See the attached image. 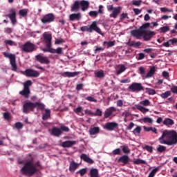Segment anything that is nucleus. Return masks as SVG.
Here are the masks:
<instances>
[{"mask_svg":"<svg viewBox=\"0 0 177 177\" xmlns=\"http://www.w3.org/2000/svg\"><path fill=\"white\" fill-rule=\"evenodd\" d=\"M86 100H88V102H94L95 103H97V100L95 99L92 96H88L85 98Z\"/></svg>","mask_w":177,"mask_h":177,"instance_id":"nucleus-54","label":"nucleus"},{"mask_svg":"<svg viewBox=\"0 0 177 177\" xmlns=\"http://www.w3.org/2000/svg\"><path fill=\"white\" fill-rule=\"evenodd\" d=\"M165 150H167V148L162 145H158V147L157 148V151L159 153H163V151H165Z\"/></svg>","mask_w":177,"mask_h":177,"instance_id":"nucleus-50","label":"nucleus"},{"mask_svg":"<svg viewBox=\"0 0 177 177\" xmlns=\"http://www.w3.org/2000/svg\"><path fill=\"white\" fill-rule=\"evenodd\" d=\"M21 128H23V124H21L20 122H17L15 123V126H13V129L20 130Z\"/></svg>","mask_w":177,"mask_h":177,"instance_id":"nucleus-43","label":"nucleus"},{"mask_svg":"<svg viewBox=\"0 0 177 177\" xmlns=\"http://www.w3.org/2000/svg\"><path fill=\"white\" fill-rule=\"evenodd\" d=\"M8 17L10 19L12 24H16V12L15 10H11V13L8 15Z\"/></svg>","mask_w":177,"mask_h":177,"instance_id":"nucleus-29","label":"nucleus"},{"mask_svg":"<svg viewBox=\"0 0 177 177\" xmlns=\"http://www.w3.org/2000/svg\"><path fill=\"white\" fill-rule=\"evenodd\" d=\"M103 45H107L108 48H111L115 45V41H104Z\"/></svg>","mask_w":177,"mask_h":177,"instance_id":"nucleus-45","label":"nucleus"},{"mask_svg":"<svg viewBox=\"0 0 177 177\" xmlns=\"http://www.w3.org/2000/svg\"><path fill=\"white\" fill-rule=\"evenodd\" d=\"M93 31H95L98 34H102V30L100 28L97 27L96 21L93 22L90 26V32H93Z\"/></svg>","mask_w":177,"mask_h":177,"instance_id":"nucleus-17","label":"nucleus"},{"mask_svg":"<svg viewBox=\"0 0 177 177\" xmlns=\"http://www.w3.org/2000/svg\"><path fill=\"white\" fill-rule=\"evenodd\" d=\"M133 135L138 136L142 132V127L140 126H138L136 129L133 130Z\"/></svg>","mask_w":177,"mask_h":177,"instance_id":"nucleus-37","label":"nucleus"},{"mask_svg":"<svg viewBox=\"0 0 177 177\" xmlns=\"http://www.w3.org/2000/svg\"><path fill=\"white\" fill-rule=\"evenodd\" d=\"M80 74V72H65L64 73V75H66V77H77V75H78Z\"/></svg>","mask_w":177,"mask_h":177,"instance_id":"nucleus-33","label":"nucleus"},{"mask_svg":"<svg viewBox=\"0 0 177 177\" xmlns=\"http://www.w3.org/2000/svg\"><path fill=\"white\" fill-rule=\"evenodd\" d=\"M121 149L125 154H129L131 153V149L127 145H122L121 146Z\"/></svg>","mask_w":177,"mask_h":177,"instance_id":"nucleus-34","label":"nucleus"},{"mask_svg":"<svg viewBox=\"0 0 177 177\" xmlns=\"http://www.w3.org/2000/svg\"><path fill=\"white\" fill-rule=\"evenodd\" d=\"M78 167H80V165L78 163L75 162V161L71 162L70 166H69L70 172H75V169H77Z\"/></svg>","mask_w":177,"mask_h":177,"instance_id":"nucleus-23","label":"nucleus"},{"mask_svg":"<svg viewBox=\"0 0 177 177\" xmlns=\"http://www.w3.org/2000/svg\"><path fill=\"white\" fill-rule=\"evenodd\" d=\"M47 48H41L43 52H49L50 53H57V55H62L63 53V48L61 47L57 48V49L53 48L52 46H46Z\"/></svg>","mask_w":177,"mask_h":177,"instance_id":"nucleus-7","label":"nucleus"},{"mask_svg":"<svg viewBox=\"0 0 177 177\" xmlns=\"http://www.w3.org/2000/svg\"><path fill=\"white\" fill-rule=\"evenodd\" d=\"M140 104H141L142 106H150V101L149 100H145L141 101L140 102Z\"/></svg>","mask_w":177,"mask_h":177,"instance_id":"nucleus-53","label":"nucleus"},{"mask_svg":"<svg viewBox=\"0 0 177 177\" xmlns=\"http://www.w3.org/2000/svg\"><path fill=\"white\" fill-rule=\"evenodd\" d=\"M91 177H100L99 176V171L97 169H91L90 171Z\"/></svg>","mask_w":177,"mask_h":177,"instance_id":"nucleus-32","label":"nucleus"},{"mask_svg":"<svg viewBox=\"0 0 177 177\" xmlns=\"http://www.w3.org/2000/svg\"><path fill=\"white\" fill-rule=\"evenodd\" d=\"M99 12L96 11H90L88 15L91 16V17H97V15Z\"/></svg>","mask_w":177,"mask_h":177,"instance_id":"nucleus-57","label":"nucleus"},{"mask_svg":"<svg viewBox=\"0 0 177 177\" xmlns=\"http://www.w3.org/2000/svg\"><path fill=\"white\" fill-rule=\"evenodd\" d=\"M6 45H10V46H17V44L12 40H6Z\"/></svg>","mask_w":177,"mask_h":177,"instance_id":"nucleus-46","label":"nucleus"},{"mask_svg":"<svg viewBox=\"0 0 177 177\" xmlns=\"http://www.w3.org/2000/svg\"><path fill=\"white\" fill-rule=\"evenodd\" d=\"M80 5L82 8V12H85V10H87L89 8V1L85 0L81 1H80Z\"/></svg>","mask_w":177,"mask_h":177,"instance_id":"nucleus-22","label":"nucleus"},{"mask_svg":"<svg viewBox=\"0 0 177 177\" xmlns=\"http://www.w3.org/2000/svg\"><path fill=\"white\" fill-rule=\"evenodd\" d=\"M45 113L42 115V120L46 121L48 118H50V109H44Z\"/></svg>","mask_w":177,"mask_h":177,"instance_id":"nucleus-30","label":"nucleus"},{"mask_svg":"<svg viewBox=\"0 0 177 177\" xmlns=\"http://www.w3.org/2000/svg\"><path fill=\"white\" fill-rule=\"evenodd\" d=\"M35 49H37L35 48V45H34L33 44L30 43V42H27L26 44H25L23 46L24 52H26L28 53H30L31 52H34V50H35Z\"/></svg>","mask_w":177,"mask_h":177,"instance_id":"nucleus-11","label":"nucleus"},{"mask_svg":"<svg viewBox=\"0 0 177 177\" xmlns=\"http://www.w3.org/2000/svg\"><path fill=\"white\" fill-rule=\"evenodd\" d=\"M88 132L91 136H93V135H97V133H99V132H100V127H92L89 129Z\"/></svg>","mask_w":177,"mask_h":177,"instance_id":"nucleus-27","label":"nucleus"},{"mask_svg":"<svg viewBox=\"0 0 177 177\" xmlns=\"http://www.w3.org/2000/svg\"><path fill=\"white\" fill-rule=\"evenodd\" d=\"M24 74L26 77H32L33 78H38V77H39V73L38 71H35L32 69H26L25 72H24Z\"/></svg>","mask_w":177,"mask_h":177,"instance_id":"nucleus-8","label":"nucleus"},{"mask_svg":"<svg viewBox=\"0 0 177 177\" xmlns=\"http://www.w3.org/2000/svg\"><path fill=\"white\" fill-rule=\"evenodd\" d=\"M127 70V68L125 67V65H121L120 68L118 71H117V75H120V74H122V73H124Z\"/></svg>","mask_w":177,"mask_h":177,"instance_id":"nucleus-39","label":"nucleus"},{"mask_svg":"<svg viewBox=\"0 0 177 177\" xmlns=\"http://www.w3.org/2000/svg\"><path fill=\"white\" fill-rule=\"evenodd\" d=\"M174 124H175V122L171 118H165L163 121V124L166 125V127H172Z\"/></svg>","mask_w":177,"mask_h":177,"instance_id":"nucleus-28","label":"nucleus"},{"mask_svg":"<svg viewBox=\"0 0 177 177\" xmlns=\"http://www.w3.org/2000/svg\"><path fill=\"white\" fill-rule=\"evenodd\" d=\"M81 31L83 32H85L86 31L87 32H91V28L89 26H85L80 28Z\"/></svg>","mask_w":177,"mask_h":177,"instance_id":"nucleus-44","label":"nucleus"},{"mask_svg":"<svg viewBox=\"0 0 177 177\" xmlns=\"http://www.w3.org/2000/svg\"><path fill=\"white\" fill-rule=\"evenodd\" d=\"M171 96V91H167L162 94H160V97L162 99H167V97Z\"/></svg>","mask_w":177,"mask_h":177,"instance_id":"nucleus-40","label":"nucleus"},{"mask_svg":"<svg viewBox=\"0 0 177 177\" xmlns=\"http://www.w3.org/2000/svg\"><path fill=\"white\" fill-rule=\"evenodd\" d=\"M149 27H150V23H145L139 29L131 30V34L136 39H140L143 37V34H145V30H147Z\"/></svg>","mask_w":177,"mask_h":177,"instance_id":"nucleus-2","label":"nucleus"},{"mask_svg":"<svg viewBox=\"0 0 177 177\" xmlns=\"http://www.w3.org/2000/svg\"><path fill=\"white\" fill-rule=\"evenodd\" d=\"M37 171V167L34 166V163H32L31 161L26 162L23 167L24 175H28V176H32V175H34Z\"/></svg>","mask_w":177,"mask_h":177,"instance_id":"nucleus-3","label":"nucleus"},{"mask_svg":"<svg viewBox=\"0 0 177 177\" xmlns=\"http://www.w3.org/2000/svg\"><path fill=\"white\" fill-rule=\"evenodd\" d=\"M144 149L147 150V151H149V153H153V147L146 145Z\"/></svg>","mask_w":177,"mask_h":177,"instance_id":"nucleus-59","label":"nucleus"},{"mask_svg":"<svg viewBox=\"0 0 177 177\" xmlns=\"http://www.w3.org/2000/svg\"><path fill=\"white\" fill-rule=\"evenodd\" d=\"M95 77H97V78H104V73H103L102 71L95 72Z\"/></svg>","mask_w":177,"mask_h":177,"instance_id":"nucleus-42","label":"nucleus"},{"mask_svg":"<svg viewBox=\"0 0 177 177\" xmlns=\"http://www.w3.org/2000/svg\"><path fill=\"white\" fill-rule=\"evenodd\" d=\"M115 111H117V109L114 106H111V107L108 108L105 111L104 118H109V117H110V115H111L113 114V113H114Z\"/></svg>","mask_w":177,"mask_h":177,"instance_id":"nucleus-19","label":"nucleus"},{"mask_svg":"<svg viewBox=\"0 0 177 177\" xmlns=\"http://www.w3.org/2000/svg\"><path fill=\"white\" fill-rule=\"evenodd\" d=\"M88 171V168H83V169H81L80 170L77 171L76 172V174L78 175H80V176H84V175H85L86 174Z\"/></svg>","mask_w":177,"mask_h":177,"instance_id":"nucleus-36","label":"nucleus"},{"mask_svg":"<svg viewBox=\"0 0 177 177\" xmlns=\"http://www.w3.org/2000/svg\"><path fill=\"white\" fill-rule=\"evenodd\" d=\"M145 33H143L144 41H150V39L156 35V32L153 31L147 32V30H145Z\"/></svg>","mask_w":177,"mask_h":177,"instance_id":"nucleus-14","label":"nucleus"},{"mask_svg":"<svg viewBox=\"0 0 177 177\" xmlns=\"http://www.w3.org/2000/svg\"><path fill=\"white\" fill-rule=\"evenodd\" d=\"M161 32H167L169 31V26H163L160 28Z\"/></svg>","mask_w":177,"mask_h":177,"instance_id":"nucleus-58","label":"nucleus"},{"mask_svg":"<svg viewBox=\"0 0 177 177\" xmlns=\"http://www.w3.org/2000/svg\"><path fill=\"white\" fill-rule=\"evenodd\" d=\"M159 142L161 145H167V146H175L177 145V132L174 130H165L159 138Z\"/></svg>","mask_w":177,"mask_h":177,"instance_id":"nucleus-1","label":"nucleus"},{"mask_svg":"<svg viewBox=\"0 0 177 177\" xmlns=\"http://www.w3.org/2000/svg\"><path fill=\"white\" fill-rule=\"evenodd\" d=\"M121 12V7H116L112 10V13L110 14V17H113V19H117V16L120 15Z\"/></svg>","mask_w":177,"mask_h":177,"instance_id":"nucleus-20","label":"nucleus"},{"mask_svg":"<svg viewBox=\"0 0 177 177\" xmlns=\"http://www.w3.org/2000/svg\"><path fill=\"white\" fill-rule=\"evenodd\" d=\"M76 144H77V141L68 140V141H65V142H62L61 146L62 147H64V148H66V147H73V146H74Z\"/></svg>","mask_w":177,"mask_h":177,"instance_id":"nucleus-21","label":"nucleus"},{"mask_svg":"<svg viewBox=\"0 0 177 177\" xmlns=\"http://www.w3.org/2000/svg\"><path fill=\"white\" fill-rule=\"evenodd\" d=\"M156 73V66H152L149 71L147 73V75L145 76V78H151L152 75H154Z\"/></svg>","mask_w":177,"mask_h":177,"instance_id":"nucleus-31","label":"nucleus"},{"mask_svg":"<svg viewBox=\"0 0 177 177\" xmlns=\"http://www.w3.org/2000/svg\"><path fill=\"white\" fill-rule=\"evenodd\" d=\"M80 1H75L73 5L71 6V12H78L80 10Z\"/></svg>","mask_w":177,"mask_h":177,"instance_id":"nucleus-26","label":"nucleus"},{"mask_svg":"<svg viewBox=\"0 0 177 177\" xmlns=\"http://www.w3.org/2000/svg\"><path fill=\"white\" fill-rule=\"evenodd\" d=\"M102 110L97 109L96 110L95 113H94L93 114V115H95V116H97V117H102Z\"/></svg>","mask_w":177,"mask_h":177,"instance_id":"nucleus-55","label":"nucleus"},{"mask_svg":"<svg viewBox=\"0 0 177 177\" xmlns=\"http://www.w3.org/2000/svg\"><path fill=\"white\" fill-rule=\"evenodd\" d=\"M50 135L59 138V136H62V129L59 127H54L50 131Z\"/></svg>","mask_w":177,"mask_h":177,"instance_id":"nucleus-15","label":"nucleus"},{"mask_svg":"<svg viewBox=\"0 0 177 177\" xmlns=\"http://www.w3.org/2000/svg\"><path fill=\"white\" fill-rule=\"evenodd\" d=\"M59 129H61L62 135L63 134V132H68L70 131V129L66 126H61Z\"/></svg>","mask_w":177,"mask_h":177,"instance_id":"nucleus-51","label":"nucleus"},{"mask_svg":"<svg viewBox=\"0 0 177 177\" xmlns=\"http://www.w3.org/2000/svg\"><path fill=\"white\" fill-rule=\"evenodd\" d=\"M46 46H52V35L51 34H44L43 35Z\"/></svg>","mask_w":177,"mask_h":177,"instance_id":"nucleus-16","label":"nucleus"},{"mask_svg":"<svg viewBox=\"0 0 177 177\" xmlns=\"http://www.w3.org/2000/svg\"><path fill=\"white\" fill-rule=\"evenodd\" d=\"M158 171V167H156L151 171L148 177H154L156 174H157Z\"/></svg>","mask_w":177,"mask_h":177,"instance_id":"nucleus-47","label":"nucleus"},{"mask_svg":"<svg viewBox=\"0 0 177 177\" xmlns=\"http://www.w3.org/2000/svg\"><path fill=\"white\" fill-rule=\"evenodd\" d=\"M80 159L84 161L85 162H87V164H93L95 161L92 160L86 153H82L80 156Z\"/></svg>","mask_w":177,"mask_h":177,"instance_id":"nucleus-18","label":"nucleus"},{"mask_svg":"<svg viewBox=\"0 0 177 177\" xmlns=\"http://www.w3.org/2000/svg\"><path fill=\"white\" fill-rule=\"evenodd\" d=\"M135 127V123L133 122H130V124H129V126L126 128L127 131H131V129H132V128H133Z\"/></svg>","mask_w":177,"mask_h":177,"instance_id":"nucleus-61","label":"nucleus"},{"mask_svg":"<svg viewBox=\"0 0 177 177\" xmlns=\"http://www.w3.org/2000/svg\"><path fill=\"white\" fill-rule=\"evenodd\" d=\"M160 12H162L163 13H165L166 12H173V10L172 9L169 10L167 8H160Z\"/></svg>","mask_w":177,"mask_h":177,"instance_id":"nucleus-60","label":"nucleus"},{"mask_svg":"<svg viewBox=\"0 0 177 177\" xmlns=\"http://www.w3.org/2000/svg\"><path fill=\"white\" fill-rule=\"evenodd\" d=\"M132 5H133L134 6H140V5H142V0H133Z\"/></svg>","mask_w":177,"mask_h":177,"instance_id":"nucleus-52","label":"nucleus"},{"mask_svg":"<svg viewBox=\"0 0 177 177\" xmlns=\"http://www.w3.org/2000/svg\"><path fill=\"white\" fill-rule=\"evenodd\" d=\"M129 89L131 92L138 93L144 91L145 87L142 85V83L133 82L129 86Z\"/></svg>","mask_w":177,"mask_h":177,"instance_id":"nucleus-6","label":"nucleus"},{"mask_svg":"<svg viewBox=\"0 0 177 177\" xmlns=\"http://www.w3.org/2000/svg\"><path fill=\"white\" fill-rule=\"evenodd\" d=\"M137 109L139 110L140 111H141V113H147L149 111V109H146L141 105H138Z\"/></svg>","mask_w":177,"mask_h":177,"instance_id":"nucleus-38","label":"nucleus"},{"mask_svg":"<svg viewBox=\"0 0 177 177\" xmlns=\"http://www.w3.org/2000/svg\"><path fill=\"white\" fill-rule=\"evenodd\" d=\"M53 21H55V15L53 13L47 14L41 19V23H44V24L52 23Z\"/></svg>","mask_w":177,"mask_h":177,"instance_id":"nucleus-9","label":"nucleus"},{"mask_svg":"<svg viewBox=\"0 0 177 177\" xmlns=\"http://www.w3.org/2000/svg\"><path fill=\"white\" fill-rule=\"evenodd\" d=\"M143 59H145V54H143V53H139L137 60H143Z\"/></svg>","mask_w":177,"mask_h":177,"instance_id":"nucleus-63","label":"nucleus"},{"mask_svg":"<svg viewBox=\"0 0 177 177\" xmlns=\"http://www.w3.org/2000/svg\"><path fill=\"white\" fill-rule=\"evenodd\" d=\"M4 57L10 59V64L11 65V69L12 71H17V65L16 64V55L15 54H10L9 53L4 52L3 53Z\"/></svg>","mask_w":177,"mask_h":177,"instance_id":"nucleus-4","label":"nucleus"},{"mask_svg":"<svg viewBox=\"0 0 177 177\" xmlns=\"http://www.w3.org/2000/svg\"><path fill=\"white\" fill-rule=\"evenodd\" d=\"M35 109V103L34 102H26L24 104V113H30V111H34Z\"/></svg>","mask_w":177,"mask_h":177,"instance_id":"nucleus-10","label":"nucleus"},{"mask_svg":"<svg viewBox=\"0 0 177 177\" xmlns=\"http://www.w3.org/2000/svg\"><path fill=\"white\" fill-rule=\"evenodd\" d=\"M146 91L149 95H156V90L150 88H146Z\"/></svg>","mask_w":177,"mask_h":177,"instance_id":"nucleus-48","label":"nucleus"},{"mask_svg":"<svg viewBox=\"0 0 177 177\" xmlns=\"http://www.w3.org/2000/svg\"><path fill=\"white\" fill-rule=\"evenodd\" d=\"M13 31V28H6L4 29V32H6V34H12Z\"/></svg>","mask_w":177,"mask_h":177,"instance_id":"nucleus-62","label":"nucleus"},{"mask_svg":"<svg viewBox=\"0 0 177 177\" xmlns=\"http://www.w3.org/2000/svg\"><path fill=\"white\" fill-rule=\"evenodd\" d=\"M142 121L145 124H153V119L151 118L145 117L142 119Z\"/></svg>","mask_w":177,"mask_h":177,"instance_id":"nucleus-41","label":"nucleus"},{"mask_svg":"<svg viewBox=\"0 0 177 177\" xmlns=\"http://www.w3.org/2000/svg\"><path fill=\"white\" fill-rule=\"evenodd\" d=\"M35 105L37 110H45V104L41 102H35Z\"/></svg>","mask_w":177,"mask_h":177,"instance_id":"nucleus-35","label":"nucleus"},{"mask_svg":"<svg viewBox=\"0 0 177 177\" xmlns=\"http://www.w3.org/2000/svg\"><path fill=\"white\" fill-rule=\"evenodd\" d=\"M118 162H122V164L127 165V164L129 162V157L127 155H124L118 159Z\"/></svg>","mask_w":177,"mask_h":177,"instance_id":"nucleus-25","label":"nucleus"},{"mask_svg":"<svg viewBox=\"0 0 177 177\" xmlns=\"http://www.w3.org/2000/svg\"><path fill=\"white\" fill-rule=\"evenodd\" d=\"M104 128L106 131H114V129L118 128V124L115 122H107Z\"/></svg>","mask_w":177,"mask_h":177,"instance_id":"nucleus-13","label":"nucleus"},{"mask_svg":"<svg viewBox=\"0 0 177 177\" xmlns=\"http://www.w3.org/2000/svg\"><path fill=\"white\" fill-rule=\"evenodd\" d=\"M134 164H136V165H139V164H147V162H146V160H143L141 159H137L136 160H135Z\"/></svg>","mask_w":177,"mask_h":177,"instance_id":"nucleus-49","label":"nucleus"},{"mask_svg":"<svg viewBox=\"0 0 177 177\" xmlns=\"http://www.w3.org/2000/svg\"><path fill=\"white\" fill-rule=\"evenodd\" d=\"M32 86V81L27 80L24 83V89H23V96L26 97V99H28L30 97V95H31V90H30V87Z\"/></svg>","mask_w":177,"mask_h":177,"instance_id":"nucleus-5","label":"nucleus"},{"mask_svg":"<svg viewBox=\"0 0 177 177\" xmlns=\"http://www.w3.org/2000/svg\"><path fill=\"white\" fill-rule=\"evenodd\" d=\"M113 156H119L120 154H121V149H120V148H118L116 149H114L112 151Z\"/></svg>","mask_w":177,"mask_h":177,"instance_id":"nucleus-56","label":"nucleus"},{"mask_svg":"<svg viewBox=\"0 0 177 177\" xmlns=\"http://www.w3.org/2000/svg\"><path fill=\"white\" fill-rule=\"evenodd\" d=\"M35 59L39 63L41 64H49L50 61L46 57H44L41 55H37L35 56Z\"/></svg>","mask_w":177,"mask_h":177,"instance_id":"nucleus-12","label":"nucleus"},{"mask_svg":"<svg viewBox=\"0 0 177 177\" xmlns=\"http://www.w3.org/2000/svg\"><path fill=\"white\" fill-rule=\"evenodd\" d=\"M69 20L71 21H74V20H77L78 21L79 20H81V13L71 14L69 16Z\"/></svg>","mask_w":177,"mask_h":177,"instance_id":"nucleus-24","label":"nucleus"},{"mask_svg":"<svg viewBox=\"0 0 177 177\" xmlns=\"http://www.w3.org/2000/svg\"><path fill=\"white\" fill-rule=\"evenodd\" d=\"M171 91L174 93V95H177V86H173L171 88Z\"/></svg>","mask_w":177,"mask_h":177,"instance_id":"nucleus-64","label":"nucleus"}]
</instances>
